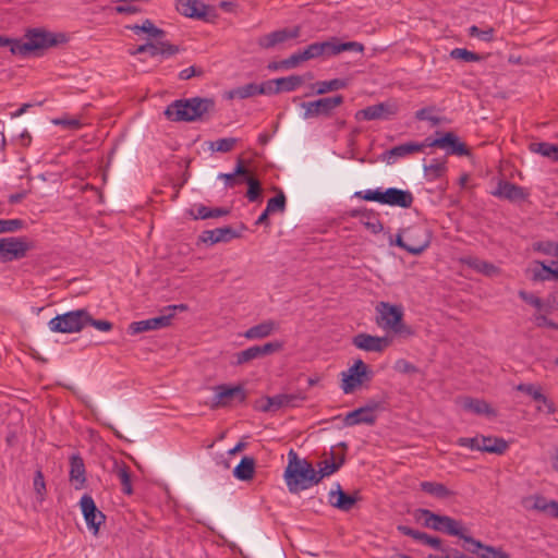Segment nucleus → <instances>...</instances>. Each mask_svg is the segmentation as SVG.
<instances>
[{"instance_id": "nucleus-2", "label": "nucleus", "mask_w": 558, "mask_h": 558, "mask_svg": "<svg viewBox=\"0 0 558 558\" xmlns=\"http://www.w3.org/2000/svg\"><path fill=\"white\" fill-rule=\"evenodd\" d=\"M215 111L211 98L192 97L172 101L163 111L165 117L172 122L204 121Z\"/></svg>"}, {"instance_id": "nucleus-58", "label": "nucleus", "mask_w": 558, "mask_h": 558, "mask_svg": "<svg viewBox=\"0 0 558 558\" xmlns=\"http://www.w3.org/2000/svg\"><path fill=\"white\" fill-rule=\"evenodd\" d=\"M56 125H62L69 130H77L82 126V122L75 118H57L52 120Z\"/></svg>"}, {"instance_id": "nucleus-44", "label": "nucleus", "mask_w": 558, "mask_h": 558, "mask_svg": "<svg viewBox=\"0 0 558 558\" xmlns=\"http://www.w3.org/2000/svg\"><path fill=\"white\" fill-rule=\"evenodd\" d=\"M238 142L239 140L235 137L219 138L215 142H210L209 148L218 153H229L235 147Z\"/></svg>"}, {"instance_id": "nucleus-23", "label": "nucleus", "mask_w": 558, "mask_h": 558, "mask_svg": "<svg viewBox=\"0 0 558 558\" xmlns=\"http://www.w3.org/2000/svg\"><path fill=\"white\" fill-rule=\"evenodd\" d=\"M397 530L407 536L412 537L413 539L423 543L424 545L430 546L435 549L440 550L444 554V549L448 547H442V541L439 537L430 536L427 533L414 530L407 525H398Z\"/></svg>"}, {"instance_id": "nucleus-31", "label": "nucleus", "mask_w": 558, "mask_h": 558, "mask_svg": "<svg viewBox=\"0 0 558 558\" xmlns=\"http://www.w3.org/2000/svg\"><path fill=\"white\" fill-rule=\"evenodd\" d=\"M508 442L501 437L481 435V451L502 454L508 449Z\"/></svg>"}, {"instance_id": "nucleus-19", "label": "nucleus", "mask_w": 558, "mask_h": 558, "mask_svg": "<svg viewBox=\"0 0 558 558\" xmlns=\"http://www.w3.org/2000/svg\"><path fill=\"white\" fill-rule=\"evenodd\" d=\"M425 147H427V145H425V141L422 143L408 142L404 144H400L386 150L383 154V160L387 161V163L389 165H392L397 161V159L420 153Z\"/></svg>"}, {"instance_id": "nucleus-7", "label": "nucleus", "mask_w": 558, "mask_h": 558, "mask_svg": "<svg viewBox=\"0 0 558 558\" xmlns=\"http://www.w3.org/2000/svg\"><path fill=\"white\" fill-rule=\"evenodd\" d=\"M87 319H89V312L85 308H80L57 315L49 320L48 327L53 332H78L86 326Z\"/></svg>"}, {"instance_id": "nucleus-12", "label": "nucleus", "mask_w": 558, "mask_h": 558, "mask_svg": "<svg viewBox=\"0 0 558 558\" xmlns=\"http://www.w3.org/2000/svg\"><path fill=\"white\" fill-rule=\"evenodd\" d=\"M283 344L280 341L267 342L262 345H253L235 353V365H243L253 360L262 359L272 353L279 352Z\"/></svg>"}, {"instance_id": "nucleus-43", "label": "nucleus", "mask_w": 558, "mask_h": 558, "mask_svg": "<svg viewBox=\"0 0 558 558\" xmlns=\"http://www.w3.org/2000/svg\"><path fill=\"white\" fill-rule=\"evenodd\" d=\"M244 182H246V184L248 186L247 192H246V197L248 198V201L250 202L258 201L260 197V193H262L260 182L256 178L252 177L250 173L244 179Z\"/></svg>"}, {"instance_id": "nucleus-30", "label": "nucleus", "mask_w": 558, "mask_h": 558, "mask_svg": "<svg viewBox=\"0 0 558 558\" xmlns=\"http://www.w3.org/2000/svg\"><path fill=\"white\" fill-rule=\"evenodd\" d=\"M515 389L518 391L524 392L532 397L534 401L542 402L547 407L548 413L555 412V407L553 401H550L545 395H543L539 387L533 385V384H519Z\"/></svg>"}, {"instance_id": "nucleus-41", "label": "nucleus", "mask_w": 558, "mask_h": 558, "mask_svg": "<svg viewBox=\"0 0 558 558\" xmlns=\"http://www.w3.org/2000/svg\"><path fill=\"white\" fill-rule=\"evenodd\" d=\"M276 82L278 85V87H276V90L282 93L295 90L304 83V80L301 75H290L287 77L276 78Z\"/></svg>"}, {"instance_id": "nucleus-3", "label": "nucleus", "mask_w": 558, "mask_h": 558, "mask_svg": "<svg viewBox=\"0 0 558 558\" xmlns=\"http://www.w3.org/2000/svg\"><path fill=\"white\" fill-rule=\"evenodd\" d=\"M288 459L284 480L291 494H299L320 483L318 471L305 459H300L293 449L289 451Z\"/></svg>"}, {"instance_id": "nucleus-9", "label": "nucleus", "mask_w": 558, "mask_h": 558, "mask_svg": "<svg viewBox=\"0 0 558 558\" xmlns=\"http://www.w3.org/2000/svg\"><path fill=\"white\" fill-rule=\"evenodd\" d=\"M214 390L216 393L210 404L213 410L227 408L233 403H244L247 398V393L241 384L236 386L222 384L216 386Z\"/></svg>"}, {"instance_id": "nucleus-42", "label": "nucleus", "mask_w": 558, "mask_h": 558, "mask_svg": "<svg viewBox=\"0 0 558 558\" xmlns=\"http://www.w3.org/2000/svg\"><path fill=\"white\" fill-rule=\"evenodd\" d=\"M450 57L464 62H478L485 59L484 56L470 51L465 48H454L450 51Z\"/></svg>"}, {"instance_id": "nucleus-36", "label": "nucleus", "mask_w": 558, "mask_h": 558, "mask_svg": "<svg viewBox=\"0 0 558 558\" xmlns=\"http://www.w3.org/2000/svg\"><path fill=\"white\" fill-rule=\"evenodd\" d=\"M247 174V168L244 166L243 160L239 159L232 173H220L218 178L225 180L227 186L233 187L234 185L244 182Z\"/></svg>"}, {"instance_id": "nucleus-52", "label": "nucleus", "mask_w": 558, "mask_h": 558, "mask_svg": "<svg viewBox=\"0 0 558 558\" xmlns=\"http://www.w3.org/2000/svg\"><path fill=\"white\" fill-rule=\"evenodd\" d=\"M495 29L493 27H488L486 29H481L476 25H473L469 28V35L471 37H477L483 41H492L494 39Z\"/></svg>"}, {"instance_id": "nucleus-28", "label": "nucleus", "mask_w": 558, "mask_h": 558, "mask_svg": "<svg viewBox=\"0 0 558 558\" xmlns=\"http://www.w3.org/2000/svg\"><path fill=\"white\" fill-rule=\"evenodd\" d=\"M278 328H279V325L275 320H271V319L264 320L260 324L248 328L245 331L244 337L250 340L263 339V338L270 336Z\"/></svg>"}, {"instance_id": "nucleus-50", "label": "nucleus", "mask_w": 558, "mask_h": 558, "mask_svg": "<svg viewBox=\"0 0 558 558\" xmlns=\"http://www.w3.org/2000/svg\"><path fill=\"white\" fill-rule=\"evenodd\" d=\"M534 251L541 252L545 255L558 257V243L553 241H541L533 245Z\"/></svg>"}, {"instance_id": "nucleus-45", "label": "nucleus", "mask_w": 558, "mask_h": 558, "mask_svg": "<svg viewBox=\"0 0 558 558\" xmlns=\"http://www.w3.org/2000/svg\"><path fill=\"white\" fill-rule=\"evenodd\" d=\"M436 111L437 108L435 106L422 108L415 112V119L418 121H429L432 125L436 126L441 122L439 117L433 114Z\"/></svg>"}, {"instance_id": "nucleus-22", "label": "nucleus", "mask_w": 558, "mask_h": 558, "mask_svg": "<svg viewBox=\"0 0 558 558\" xmlns=\"http://www.w3.org/2000/svg\"><path fill=\"white\" fill-rule=\"evenodd\" d=\"M492 194L499 198H505L510 202L524 201L527 196L524 189L514 183L500 180L495 191Z\"/></svg>"}, {"instance_id": "nucleus-39", "label": "nucleus", "mask_w": 558, "mask_h": 558, "mask_svg": "<svg viewBox=\"0 0 558 558\" xmlns=\"http://www.w3.org/2000/svg\"><path fill=\"white\" fill-rule=\"evenodd\" d=\"M389 244L390 245H396V246L407 251L408 253H410L412 255H420V254H422L427 248L429 242L428 241H424L422 243H417L416 245H410V243H407L403 240L401 233H398L396 235L395 240H392V238L390 236Z\"/></svg>"}, {"instance_id": "nucleus-53", "label": "nucleus", "mask_w": 558, "mask_h": 558, "mask_svg": "<svg viewBox=\"0 0 558 558\" xmlns=\"http://www.w3.org/2000/svg\"><path fill=\"white\" fill-rule=\"evenodd\" d=\"M320 45L323 47V54L325 57H331L340 53V43L336 37H332L326 41H322Z\"/></svg>"}, {"instance_id": "nucleus-35", "label": "nucleus", "mask_w": 558, "mask_h": 558, "mask_svg": "<svg viewBox=\"0 0 558 558\" xmlns=\"http://www.w3.org/2000/svg\"><path fill=\"white\" fill-rule=\"evenodd\" d=\"M376 418L377 416H369V414H366V411L361 407L349 412L343 418V424L345 426H354L357 424L374 425Z\"/></svg>"}, {"instance_id": "nucleus-32", "label": "nucleus", "mask_w": 558, "mask_h": 558, "mask_svg": "<svg viewBox=\"0 0 558 558\" xmlns=\"http://www.w3.org/2000/svg\"><path fill=\"white\" fill-rule=\"evenodd\" d=\"M348 86V81L343 78H333L330 81H318L312 84V90L315 95H325L329 92L343 89Z\"/></svg>"}, {"instance_id": "nucleus-27", "label": "nucleus", "mask_w": 558, "mask_h": 558, "mask_svg": "<svg viewBox=\"0 0 558 558\" xmlns=\"http://www.w3.org/2000/svg\"><path fill=\"white\" fill-rule=\"evenodd\" d=\"M329 454L330 460L319 463L318 474L320 480L336 473L345 463L344 453H336L332 448Z\"/></svg>"}, {"instance_id": "nucleus-51", "label": "nucleus", "mask_w": 558, "mask_h": 558, "mask_svg": "<svg viewBox=\"0 0 558 558\" xmlns=\"http://www.w3.org/2000/svg\"><path fill=\"white\" fill-rule=\"evenodd\" d=\"M541 268H535L533 270L532 280L534 281H545L553 279V270L554 268L545 265L543 262H536Z\"/></svg>"}, {"instance_id": "nucleus-5", "label": "nucleus", "mask_w": 558, "mask_h": 558, "mask_svg": "<svg viewBox=\"0 0 558 558\" xmlns=\"http://www.w3.org/2000/svg\"><path fill=\"white\" fill-rule=\"evenodd\" d=\"M416 518L424 519V526L435 531L446 533L450 536H458L464 542L466 538H472V536L464 533L465 530L462 527L460 521L448 515H440L428 509H417Z\"/></svg>"}, {"instance_id": "nucleus-46", "label": "nucleus", "mask_w": 558, "mask_h": 558, "mask_svg": "<svg viewBox=\"0 0 558 558\" xmlns=\"http://www.w3.org/2000/svg\"><path fill=\"white\" fill-rule=\"evenodd\" d=\"M117 475L120 480L122 492L126 495H131L133 493L132 482H131V471L130 468L125 464L120 466L117 471Z\"/></svg>"}, {"instance_id": "nucleus-24", "label": "nucleus", "mask_w": 558, "mask_h": 558, "mask_svg": "<svg viewBox=\"0 0 558 558\" xmlns=\"http://www.w3.org/2000/svg\"><path fill=\"white\" fill-rule=\"evenodd\" d=\"M329 504L342 511H350L357 501V497L349 495L342 490L340 484L336 485L335 490H330L328 494Z\"/></svg>"}, {"instance_id": "nucleus-55", "label": "nucleus", "mask_w": 558, "mask_h": 558, "mask_svg": "<svg viewBox=\"0 0 558 558\" xmlns=\"http://www.w3.org/2000/svg\"><path fill=\"white\" fill-rule=\"evenodd\" d=\"M354 196L368 202H377L381 204L383 191L380 190H367L365 192L357 191Z\"/></svg>"}, {"instance_id": "nucleus-38", "label": "nucleus", "mask_w": 558, "mask_h": 558, "mask_svg": "<svg viewBox=\"0 0 558 558\" xmlns=\"http://www.w3.org/2000/svg\"><path fill=\"white\" fill-rule=\"evenodd\" d=\"M256 95H260L258 84L256 83H248L226 93V97L228 99H246Z\"/></svg>"}, {"instance_id": "nucleus-13", "label": "nucleus", "mask_w": 558, "mask_h": 558, "mask_svg": "<svg viewBox=\"0 0 558 558\" xmlns=\"http://www.w3.org/2000/svg\"><path fill=\"white\" fill-rule=\"evenodd\" d=\"M2 250H0L1 258L4 262L21 259L26 256L31 248L28 242L24 238H2Z\"/></svg>"}, {"instance_id": "nucleus-6", "label": "nucleus", "mask_w": 558, "mask_h": 558, "mask_svg": "<svg viewBox=\"0 0 558 558\" xmlns=\"http://www.w3.org/2000/svg\"><path fill=\"white\" fill-rule=\"evenodd\" d=\"M344 102L340 94L331 97H322L312 101H303L300 107L303 109V119H331L336 108Z\"/></svg>"}, {"instance_id": "nucleus-63", "label": "nucleus", "mask_w": 558, "mask_h": 558, "mask_svg": "<svg viewBox=\"0 0 558 558\" xmlns=\"http://www.w3.org/2000/svg\"><path fill=\"white\" fill-rule=\"evenodd\" d=\"M160 54L165 58L172 57L181 51L179 46L170 44L169 41H160Z\"/></svg>"}, {"instance_id": "nucleus-37", "label": "nucleus", "mask_w": 558, "mask_h": 558, "mask_svg": "<svg viewBox=\"0 0 558 558\" xmlns=\"http://www.w3.org/2000/svg\"><path fill=\"white\" fill-rule=\"evenodd\" d=\"M529 149L532 153L539 154L553 161H558V145L548 142L530 143Z\"/></svg>"}, {"instance_id": "nucleus-20", "label": "nucleus", "mask_w": 558, "mask_h": 558, "mask_svg": "<svg viewBox=\"0 0 558 558\" xmlns=\"http://www.w3.org/2000/svg\"><path fill=\"white\" fill-rule=\"evenodd\" d=\"M209 7L198 0H178L177 10L184 16L208 22Z\"/></svg>"}, {"instance_id": "nucleus-34", "label": "nucleus", "mask_w": 558, "mask_h": 558, "mask_svg": "<svg viewBox=\"0 0 558 558\" xmlns=\"http://www.w3.org/2000/svg\"><path fill=\"white\" fill-rule=\"evenodd\" d=\"M462 408L465 411L472 412L477 415H495L494 410L486 401L474 399L471 397H466L462 400Z\"/></svg>"}, {"instance_id": "nucleus-11", "label": "nucleus", "mask_w": 558, "mask_h": 558, "mask_svg": "<svg viewBox=\"0 0 558 558\" xmlns=\"http://www.w3.org/2000/svg\"><path fill=\"white\" fill-rule=\"evenodd\" d=\"M398 104L393 100H389L357 110L355 113V119L357 121L390 120L398 113Z\"/></svg>"}, {"instance_id": "nucleus-8", "label": "nucleus", "mask_w": 558, "mask_h": 558, "mask_svg": "<svg viewBox=\"0 0 558 558\" xmlns=\"http://www.w3.org/2000/svg\"><path fill=\"white\" fill-rule=\"evenodd\" d=\"M372 375L373 373L368 365L359 359L352 366L349 367L348 371H343L340 374V387L345 395L352 393L357 387L363 385L364 381L371 380Z\"/></svg>"}, {"instance_id": "nucleus-56", "label": "nucleus", "mask_w": 558, "mask_h": 558, "mask_svg": "<svg viewBox=\"0 0 558 558\" xmlns=\"http://www.w3.org/2000/svg\"><path fill=\"white\" fill-rule=\"evenodd\" d=\"M457 445L460 447H466L472 450L481 451V436H476V437H472V438L460 437L457 440Z\"/></svg>"}, {"instance_id": "nucleus-21", "label": "nucleus", "mask_w": 558, "mask_h": 558, "mask_svg": "<svg viewBox=\"0 0 558 558\" xmlns=\"http://www.w3.org/2000/svg\"><path fill=\"white\" fill-rule=\"evenodd\" d=\"M414 197L410 191L389 187L383 192L381 204L410 208Z\"/></svg>"}, {"instance_id": "nucleus-25", "label": "nucleus", "mask_w": 558, "mask_h": 558, "mask_svg": "<svg viewBox=\"0 0 558 558\" xmlns=\"http://www.w3.org/2000/svg\"><path fill=\"white\" fill-rule=\"evenodd\" d=\"M238 232L230 226L216 228L214 230H205L199 235V240L204 243L216 244L219 242H228L238 238Z\"/></svg>"}, {"instance_id": "nucleus-54", "label": "nucleus", "mask_w": 558, "mask_h": 558, "mask_svg": "<svg viewBox=\"0 0 558 558\" xmlns=\"http://www.w3.org/2000/svg\"><path fill=\"white\" fill-rule=\"evenodd\" d=\"M24 221L22 219H8L0 220V233L2 232H15L22 229Z\"/></svg>"}, {"instance_id": "nucleus-10", "label": "nucleus", "mask_w": 558, "mask_h": 558, "mask_svg": "<svg viewBox=\"0 0 558 558\" xmlns=\"http://www.w3.org/2000/svg\"><path fill=\"white\" fill-rule=\"evenodd\" d=\"M438 137L432 140L425 138L427 147H438L447 150L448 155L470 156L471 151L465 143L461 142L453 132H436Z\"/></svg>"}, {"instance_id": "nucleus-29", "label": "nucleus", "mask_w": 558, "mask_h": 558, "mask_svg": "<svg viewBox=\"0 0 558 558\" xmlns=\"http://www.w3.org/2000/svg\"><path fill=\"white\" fill-rule=\"evenodd\" d=\"M462 263L475 271L483 274L487 277H494L500 274V269L495 266L493 263L480 259L477 257H465L462 259Z\"/></svg>"}, {"instance_id": "nucleus-17", "label": "nucleus", "mask_w": 558, "mask_h": 558, "mask_svg": "<svg viewBox=\"0 0 558 558\" xmlns=\"http://www.w3.org/2000/svg\"><path fill=\"white\" fill-rule=\"evenodd\" d=\"M300 36V27L281 28L269 34L263 35L257 39V44L263 49H270L276 45L282 44L288 39H294Z\"/></svg>"}, {"instance_id": "nucleus-26", "label": "nucleus", "mask_w": 558, "mask_h": 558, "mask_svg": "<svg viewBox=\"0 0 558 558\" xmlns=\"http://www.w3.org/2000/svg\"><path fill=\"white\" fill-rule=\"evenodd\" d=\"M70 482L74 484L75 489H82L86 482L85 464L80 454L70 457Z\"/></svg>"}, {"instance_id": "nucleus-48", "label": "nucleus", "mask_w": 558, "mask_h": 558, "mask_svg": "<svg viewBox=\"0 0 558 558\" xmlns=\"http://www.w3.org/2000/svg\"><path fill=\"white\" fill-rule=\"evenodd\" d=\"M33 486H34V490L37 495V499L39 501L45 500L47 489H46V482H45L44 473L41 472L40 469H38L35 472Z\"/></svg>"}, {"instance_id": "nucleus-62", "label": "nucleus", "mask_w": 558, "mask_h": 558, "mask_svg": "<svg viewBox=\"0 0 558 558\" xmlns=\"http://www.w3.org/2000/svg\"><path fill=\"white\" fill-rule=\"evenodd\" d=\"M519 296L524 302L531 304L535 308H537V310H542L543 308V301L538 296H535L534 294L529 293V292H526L524 290H520L519 291Z\"/></svg>"}, {"instance_id": "nucleus-40", "label": "nucleus", "mask_w": 558, "mask_h": 558, "mask_svg": "<svg viewBox=\"0 0 558 558\" xmlns=\"http://www.w3.org/2000/svg\"><path fill=\"white\" fill-rule=\"evenodd\" d=\"M421 489L429 495H433L437 498L446 499L452 495L444 484L436 482H422L420 484Z\"/></svg>"}, {"instance_id": "nucleus-60", "label": "nucleus", "mask_w": 558, "mask_h": 558, "mask_svg": "<svg viewBox=\"0 0 558 558\" xmlns=\"http://www.w3.org/2000/svg\"><path fill=\"white\" fill-rule=\"evenodd\" d=\"M86 325H90L100 331H110L113 328V324L106 319H94L89 314V319L86 320Z\"/></svg>"}, {"instance_id": "nucleus-15", "label": "nucleus", "mask_w": 558, "mask_h": 558, "mask_svg": "<svg viewBox=\"0 0 558 558\" xmlns=\"http://www.w3.org/2000/svg\"><path fill=\"white\" fill-rule=\"evenodd\" d=\"M352 343L360 350L380 353L391 344V339L361 332L353 337Z\"/></svg>"}, {"instance_id": "nucleus-16", "label": "nucleus", "mask_w": 558, "mask_h": 558, "mask_svg": "<svg viewBox=\"0 0 558 558\" xmlns=\"http://www.w3.org/2000/svg\"><path fill=\"white\" fill-rule=\"evenodd\" d=\"M173 313L162 314L157 317L148 318L145 320L133 322L129 325L128 332L130 335H137L150 330H159L170 326Z\"/></svg>"}, {"instance_id": "nucleus-18", "label": "nucleus", "mask_w": 558, "mask_h": 558, "mask_svg": "<svg viewBox=\"0 0 558 558\" xmlns=\"http://www.w3.org/2000/svg\"><path fill=\"white\" fill-rule=\"evenodd\" d=\"M463 547L466 551L475 554L480 558H510L502 548L485 545L474 537L466 538Z\"/></svg>"}, {"instance_id": "nucleus-1", "label": "nucleus", "mask_w": 558, "mask_h": 558, "mask_svg": "<svg viewBox=\"0 0 558 558\" xmlns=\"http://www.w3.org/2000/svg\"><path fill=\"white\" fill-rule=\"evenodd\" d=\"M68 36L64 33H52L44 28H29L26 31L23 39H11L0 36V47H9L12 54L43 56L44 51L65 44Z\"/></svg>"}, {"instance_id": "nucleus-57", "label": "nucleus", "mask_w": 558, "mask_h": 558, "mask_svg": "<svg viewBox=\"0 0 558 558\" xmlns=\"http://www.w3.org/2000/svg\"><path fill=\"white\" fill-rule=\"evenodd\" d=\"M144 33L148 34L153 38L160 39L166 36V32L155 26V24L148 19L144 21Z\"/></svg>"}, {"instance_id": "nucleus-14", "label": "nucleus", "mask_w": 558, "mask_h": 558, "mask_svg": "<svg viewBox=\"0 0 558 558\" xmlns=\"http://www.w3.org/2000/svg\"><path fill=\"white\" fill-rule=\"evenodd\" d=\"M80 505L86 524L90 530L94 531V534H97L100 524L106 520V515L100 510H98L93 497L89 495H84L81 498Z\"/></svg>"}, {"instance_id": "nucleus-64", "label": "nucleus", "mask_w": 558, "mask_h": 558, "mask_svg": "<svg viewBox=\"0 0 558 558\" xmlns=\"http://www.w3.org/2000/svg\"><path fill=\"white\" fill-rule=\"evenodd\" d=\"M362 223L367 230H369L374 234H377L384 230V226L378 217L363 220Z\"/></svg>"}, {"instance_id": "nucleus-4", "label": "nucleus", "mask_w": 558, "mask_h": 558, "mask_svg": "<svg viewBox=\"0 0 558 558\" xmlns=\"http://www.w3.org/2000/svg\"><path fill=\"white\" fill-rule=\"evenodd\" d=\"M403 308L401 305L379 302L376 305V324L385 329L391 330L397 335L412 336L411 327L403 323Z\"/></svg>"}, {"instance_id": "nucleus-49", "label": "nucleus", "mask_w": 558, "mask_h": 558, "mask_svg": "<svg viewBox=\"0 0 558 558\" xmlns=\"http://www.w3.org/2000/svg\"><path fill=\"white\" fill-rule=\"evenodd\" d=\"M447 171L446 160L434 159L430 165L424 166V172L428 175L429 172L433 174V179H438Z\"/></svg>"}, {"instance_id": "nucleus-61", "label": "nucleus", "mask_w": 558, "mask_h": 558, "mask_svg": "<svg viewBox=\"0 0 558 558\" xmlns=\"http://www.w3.org/2000/svg\"><path fill=\"white\" fill-rule=\"evenodd\" d=\"M204 70L202 68L192 65L190 68L183 69L179 73V78L182 81H187L194 76H203Z\"/></svg>"}, {"instance_id": "nucleus-47", "label": "nucleus", "mask_w": 558, "mask_h": 558, "mask_svg": "<svg viewBox=\"0 0 558 558\" xmlns=\"http://www.w3.org/2000/svg\"><path fill=\"white\" fill-rule=\"evenodd\" d=\"M287 205V198L282 191H279V193L275 196L268 199L266 209L272 214V213H283L286 210Z\"/></svg>"}, {"instance_id": "nucleus-33", "label": "nucleus", "mask_w": 558, "mask_h": 558, "mask_svg": "<svg viewBox=\"0 0 558 558\" xmlns=\"http://www.w3.org/2000/svg\"><path fill=\"white\" fill-rule=\"evenodd\" d=\"M255 459L253 457H243L240 463L233 469V476L240 481H250L254 477Z\"/></svg>"}, {"instance_id": "nucleus-59", "label": "nucleus", "mask_w": 558, "mask_h": 558, "mask_svg": "<svg viewBox=\"0 0 558 558\" xmlns=\"http://www.w3.org/2000/svg\"><path fill=\"white\" fill-rule=\"evenodd\" d=\"M532 501V505L530 506L531 509L537 510L539 512H546L547 508L549 507V501L544 496H533L529 499Z\"/></svg>"}]
</instances>
